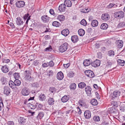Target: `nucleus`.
Segmentation results:
<instances>
[{
  "mask_svg": "<svg viewBox=\"0 0 125 125\" xmlns=\"http://www.w3.org/2000/svg\"><path fill=\"white\" fill-rule=\"evenodd\" d=\"M52 50V48L51 45H49V47H47L44 49V51L45 52H51Z\"/></svg>",
  "mask_w": 125,
  "mask_h": 125,
  "instance_id": "obj_47",
  "label": "nucleus"
},
{
  "mask_svg": "<svg viewBox=\"0 0 125 125\" xmlns=\"http://www.w3.org/2000/svg\"><path fill=\"white\" fill-rule=\"evenodd\" d=\"M81 25L85 26L86 25L87 22L85 19H83L81 21Z\"/></svg>",
  "mask_w": 125,
  "mask_h": 125,
  "instance_id": "obj_50",
  "label": "nucleus"
},
{
  "mask_svg": "<svg viewBox=\"0 0 125 125\" xmlns=\"http://www.w3.org/2000/svg\"><path fill=\"white\" fill-rule=\"evenodd\" d=\"M68 46V44L66 42H65L61 45L59 48V51L62 52H65L67 49Z\"/></svg>",
  "mask_w": 125,
  "mask_h": 125,
  "instance_id": "obj_1",
  "label": "nucleus"
},
{
  "mask_svg": "<svg viewBox=\"0 0 125 125\" xmlns=\"http://www.w3.org/2000/svg\"><path fill=\"white\" fill-rule=\"evenodd\" d=\"M125 25V23L123 22H120L117 25V27L118 28L123 27Z\"/></svg>",
  "mask_w": 125,
  "mask_h": 125,
  "instance_id": "obj_45",
  "label": "nucleus"
},
{
  "mask_svg": "<svg viewBox=\"0 0 125 125\" xmlns=\"http://www.w3.org/2000/svg\"><path fill=\"white\" fill-rule=\"evenodd\" d=\"M111 104L113 106L117 107V102L115 101H112L111 103Z\"/></svg>",
  "mask_w": 125,
  "mask_h": 125,
  "instance_id": "obj_54",
  "label": "nucleus"
},
{
  "mask_svg": "<svg viewBox=\"0 0 125 125\" xmlns=\"http://www.w3.org/2000/svg\"><path fill=\"white\" fill-rule=\"evenodd\" d=\"M34 78L33 77H31L30 76V77L27 79V80L28 81L31 82L33 81L34 80Z\"/></svg>",
  "mask_w": 125,
  "mask_h": 125,
  "instance_id": "obj_56",
  "label": "nucleus"
},
{
  "mask_svg": "<svg viewBox=\"0 0 125 125\" xmlns=\"http://www.w3.org/2000/svg\"><path fill=\"white\" fill-rule=\"evenodd\" d=\"M33 64L34 65L37 66L39 65L40 64H41L39 60H35L33 62Z\"/></svg>",
  "mask_w": 125,
  "mask_h": 125,
  "instance_id": "obj_49",
  "label": "nucleus"
},
{
  "mask_svg": "<svg viewBox=\"0 0 125 125\" xmlns=\"http://www.w3.org/2000/svg\"><path fill=\"white\" fill-rule=\"evenodd\" d=\"M69 96L65 95L61 98L62 101L63 103H65L67 102L69 99Z\"/></svg>",
  "mask_w": 125,
  "mask_h": 125,
  "instance_id": "obj_26",
  "label": "nucleus"
},
{
  "mask_svg": "<svg viewBox=\"0 0 125 125\" xmlns=\"http://www.w3.org/2000/svg\"><path fill=\"white\" fill-rule=\"evenodd\" d=\"M86 85V84L84 82H81L80 83L78 84L79 88L83 89L84 88Z\"/></svg>",
  "mask_w": 125,
  "mask_h": 125,
  "instance_id": "obj_34",
  "label": "nucleus"
},
{
  "mask_svg": "<svg viewBox=\"0 0 125 125\" xmlns=\"http://www.w3.org/2000/svg\"><path fill=\"white\" fill-rule=\"evenodd\" d=\"M69 33V31L67 29H65L61 31V34L63 35L66 36Z\"/></svg>",
  "mask_w": 125,
  "mask_h": 125,
  "instance_id": "obj_25",
  "label": "nucleus"
},
{
  "mask_svg": "<svg viewBox=\"0 0 125 125\" xmlns=\"http://www.w3.org/2000/svg\"><path fill=\"white\" fill-rule=\"evenodd\" d=\"M114 16L116 18L121 19L124 17V14L123 12L122 11H118L114 13Z\"/></svg>",
  "mask_w": 125,
  "mask_h": 125,
  "instance_id": "obj_2",
  "label": "nucleus"
},
{
  "mask_svg": "<svg viewBox=\"0 0 125 125\" xmlns=\"http://www.w3.org/2000/svg\"><path fill=\"white\" fill-rule=\"evenodd\" d=\"M78 32L79 35L80 36H83L85 34V31L84 30L81 29L79 30L78 31Z\"/></svg>",
  "mask_w": 125,
  "mask_h": 125,
  "instance_id": "obj_28",
  "label": "nucleus"
},
{
  "mask_svg": "<svg viewBox=\"0 0 125 125\" xmlns=\"http://www.w3.org/2000/svg\"><path fill=\"white\" fill-rule=\"evenodd\" d=\"M16 24L18 26H21L23 25V22L22 19L20 17H18L15 20Z\"/></svg>",
  "mask_w": 125,
  "mask_h": 125,
  "instance_id": "obj_6",
  "label": "nucleus"
},
{
  "mask_svg": "<svg viewBox=\"0 0 125 125\" xmlns=\"http://www.w3.org/2000/svg\"><path fill=\"white\" fill-rule=\"evenodd\" d=\"M14 82L15 83V85L16 86H20L21 83L20 81L17 79H15Z\"/></svg>",
  "mask_w": 125,
  "mask_h": 125,
  "instance_id": "obj_39",
  "label": "nucleus"
},
{
  "mask_svg": "<svg viewBox=\"0 0 125 125\" xmlns=\"http://www.w3.org/2000/svg\"><path fill=\"white\" fill-rule=\"evenodd\" d=\"M9 84L10 86L12 89H15L16 88V86L15 85L14 82H13L11 80L9 82Z\"/></svg>",
  "mask_w": 125,
  "mask_h": 125,
  "instance_id": "obj_24",
  "label": "nucleus"
},
{
  "mask_svg": "<svg viewBox=\"0 0 125 125\" xmlns=\"http://www.w3.org/2000/svg\"><path fill=\"white\" fill-rule=\"evenodd\" d=\"M102 124V125H110L109 122L108 121H104Z\"/></svg>",
  "mask_w": 125,
  "mask_h": 125,
  "instance_id": "obj_52",
  "label": "nucleus"
},
{
  "mask_svg": "<svg viewBox=\"0 0 125 125\" xmlns=\"http://www.w3.org/2000/svg\"><path fill=\"white\" fill-rule=\"evenodd\" d=\"M32 87L34 88H37L39 86V83L37 82L31 84Z\"/></svg>",
  "mask_w": 125,
  "mask_h": 125,
  "instance_id": "obj_44",
  "label": "nucleus"
},
{
  "mask_svg": "<svg viewBox=\"0 0 125 125\" xmlns=\"http://www.w3.org/2000/svg\"><path fill=\"white\" fill-rule=\"evenodd\" d=\"M125 61L121 59H118L117 61V63L119 65L124 66L125 64Z\"/></svg>",
  "mask_w": 125,
  "mask_h": 125,
  "instance_id": "obj_38",
  "label": "nucleus"
},
{
  "mask_svg": "<svg viewBox=\"0 0 125 125\" xmlns=\"http://www.w3.org/2000/svg\"><path fill=\"white\" fill-rule=\"evenodd\" d=\"M107 55L108 56L113 57L115 55V53L114 51L110 50L108 52Z\"/></svg>",
  "mask_w": 125,
  "mask_h": 125,
  "instance_id": "obj_37",
  "label": "nucleus"
},
{
  "mask_svg": "<svg viewBox=\"0 0 125 125\" xmlns=\"http://www.w3.org/2000/svg\"><path fill=\"white\" fill-rule=\"evenodd\" d=\"M46 98L45 94H40L39 97V100L41 101H44L46 99Z\"/></svg>",
  "mask_w": 125,
  "mask_h": 125,
  "instance_id": "obj_32",
  "label": "nucleus"
},
{
  "mask_svg": "<svg viewBox=\"0 0 125 125\" xmlns=\"http://www.w3.org/2000/svg\"><path fill=\"white\" fill-rule=\"evenodd\" d=\"M29 14L28 13L25 14L23 16V19L24 20H26L27 19V18L30 16Z\"/></svg>",
  "mask_w": 125,
  "mask_h": 125,
  "instance_id": "obj_57",
  "label": "nucleus"
},
{
  "mask_svg": "<svg viewBox=\"0 0 125 125\" xmlns=\"http://www.w3.org/2000/svg\"><path fill=\"white\" fill-rule=\"evenodd\" d=\"M41 19L44 22L47 23L49 22L50 18L47 15H44L42 17Z\"/></svg>",
  "mask_w": 125,
  "mask_h": 125,
  "instance_id": "obj_13",
  "label": "nucleus"
},
{
  "mask_svg": "<svg viewBox=\"0 0 125 125\" xmlns=\"http://www.w3.org/2000/svg\"><path fill=\"white\" fill-rule=\"evenodd\" d=\"M76 84L74 83H73L70 85V87L71 89L74 90L76 88Z\"/></svg>",
  "mask_w": 125,
  "mask_h": 125,
  "instance_id": "obj_48",
  "label": "nucleus"
},
{
  "mask_svg": "<svg viewBox=\"0 0 125 125\" xmlns=\"http://www.w3.org/2000/svg\"><path fill=\"white\" fill-rule=\"evenodd\" d=\"M64 77L63 73L61 72H58L57 75V78L59 80H61Z\"/></svg>",
  "mask_w": 125,
  "mask_h": 125,
  "instance_id": "obj_14",
  "label": "nucleus"
},
{
  "mask_svg": "<svg viewBox=\"0 0 125 125\" xmlns=\"http://www.w3.org/2000/svg\"><path fill=\"white\" fill-rule=\"evenodd\" d=\"M8 79L4 76L1 77L0 81L2 84H6L8 83Z\"/></svg>",
  "mask_w": 125,
  "mask_h": 125,
  "instance_id": "obj_19",
  "label": "nucleus"
},
{
  "mask_svg": "<svg viewBox=\"0 0 125 125\" xmlns=\"http://www.w3.org/2000/svg\"><path fill=\"white\" fill-rule=\"evenodd\" d=\"M108 27V25L106 23H103L101 25L100 28L101 29H106Z\"/></svg>",
  "mask_w": 125,
  "mask_h": 125,
  "instance_id": "obj_35",
  "label": "nucleus"
},
{
  "mask_svg": "<svg viewBox=\"0 0 125 125\" xmlns=\"http://www.w3.org/2000/svg\"><path fill=\"white\" fill-rule=\"evenodd\" d=\"M49 12L51 15H53L54 16L55 15V13H54V10L53 9H51L49 11Z\"/></svg>",
  "mask_w": 125,
  "mask_h": 125,
  "instance_id": "obj_58",
  "label": "nucleus"
},
{
  "mask_svg": "<svg viewBox=\"0 0 125 125\" xmlns=\"http://www.w3.org/2000/svg\"><path fill=\"white\" fill-rule=\"evenodd\" d=\"M2 61L3 63H8L10 62V60L9 59H2Z\"/></svg>",
  "mask_w": 125,
  "mask_h": 125,
  "instance_id": "obj_55",
  "label": "nucleus"
},
{
  "mask_svg": "<svg viewBox=\"0 0 125 125\" xmlns=\"http://www.w3.org/2000/svg\"><path fill=\"white\" fill-rule=\"evenodd\" d=\"M84 115L86 118L89 119L91 117V113L89 110H86L85 112Z\"/></svg>",
  "mask_w": 125,
  "mask_h": 125,
  "instance_id": "obj_12",
  "label": "nucleus"
},
{
  "mask_svg": "<svg viewBox=\"0 0 125 125\" xmlns=\"http://www.w3.org/2000/svg\"><path fill=\"white\" fill-rule=\"evenodd\" d=\"M64 4L66 6L68 7L71 6L72 5L71 2L70 0H65Z\"/></svg>",
  "mask_w": 125,
  "mask_h": 125,
  "instance_id": "obj_23",
  "label": "nucleus"
},
{
  "mask_svg": "<svg viewBox=\"0 0 125 125\" xmlns=\"http://www.w3.org/2000/svg\"><path fill=\"white\" fill-rule=\"evenodd\" d=\"M68 75L70 77H72L73 76V73L72 72H70L68 74Z\"/></svg>",
  "mask_w": 125,
  "mask_h": 125,
  "instance_id": "obj_60",
  "label": "nucleus"
},
{
  "mask_svg": "<svg viewBox=\"0 0 125 125\" xmlns=\"http://www.w3.org/2000/svg\"><path fill=\"white\" fill-rule=\"evenodd\" d=\"M90 10V9L88 8H84L81 9V11L83 13H87Z\"/></svg>",
  "mask_w": 125,
  "mask_h": 125,
  "instance_id": "obj_40",
  "label": "nucleus"
},
{
  "mask_svg": "<svg viewBox=\"0 0 125 125\" xmlns=\"http://www.w3.org/2000/svg\"><path fill=\"white\" fill-rule=\"evenodd\" d=\"M10 92V88L7 86H5L4 88V93L7 95H9Z\"/></svg>",
  "mask_w": 125,
  "mask_h": 125,
  "instance_id": "obj_9",
  "label": "nucleus"
},
{
  "mask_svg": "<svg viewBox=\"0 0 125 125\" xmlns=\"http://www.w3.org/2000/svg\"><path fill=\"white\" fill-rule=\"evenodd\" d=\"M34 97H31L28 100H27L26 101H25L24 102V104H26V103L28 101H29L31 100H33L34 99Z\"/></svg>",
  "mask_w": 125,
  "mask_h": 125,
  "instance_id": "obj_59",
  "label": "nucleus"
},
{
  "mask_svg": "<svg viewBox=\"0 0 125 125\" xmlns=\"http://www.w3.org/2000/svg\"><path fill=\"white\" fill-rule=\"evenodd\" d=\"M19 123L21 124L24 123L26 122V119L23 117H20L18 119Z\"/></svg>",
  "mask_w": 125,
  "mask_h": 125,
  "instance_id": "obj_31",
  "label": "nucleus"
},
{
  "mask_svg": "<svg viewBox=\"0 0 125 125\" xmlns=\"http://www.w3.org/2000/svg\"><path fill=\"white\" fill-rule=\"evenodd\" d=\"M8 125H14V123L13 121H9L7 122Z\"/></svg>",
  "mask_w": 125,
  "mask_h": 125,
  "instance_id": "obj_61",
  "label": "nucleus"
},
{
  "mask_svg": "<svg viewBox=\"0 0 125 125\" xmlns=\"http://www.w3.org/2000/svg\"><path fill=\"white\" fill-rule=\"evenodd\" d=\"M44 115V114L43 112H40L39 113L37 118L38 119H41L43 117Z\"/></svg>",
  "mask_w": 125,
  "mask_h": 125,
  "instance_id": "obj_36",
  "label": "nucleus"
},
{
  "mask_svg": "<svg viewBox=\"0 0 125 125\" xmlns=\"http://www.w3.org/2000/svg\"><path fill=\"white\" fill-rule=\"evenodd\" d=\"M48 63H45L42 64V66L43 67H46L48 66Z\"/></svg>",
  "mask_w": 125,
  "mask_h": 125,
  "instance_id": "obj_62",
  "label": "nucleus"
},
{
  "mask_svg": "<svg viewBox=\"0 0 125 125\" xmlns=\"http://www.w3.org/2000/svg\"><path fill=\"white\" fill-rule=\"evenodd\" d=\"M66 9V6L64 4H60L59 6L58 10L61 12L65 11Z\"/></svg>",
  "mask_w": 125,
  "mask_h": 125,
  "instance_id": "obj_10",
  "label": "nucleus"
},
{
  "mask_svg": "<svg viewBox=\"0 0 125 125\" xmlns=\"http://www.w3.org/2000/svg\"><path fill=\"white\" fill-rule=\"evenodd\" d=\"M70 64L69 63H67L66 64H64L63 66L65 68H67L70 66Z\"/></svg>",
  "mask_w": 125,
  "mask_h": 125,
  "instance_id": "obj_64",
  "label": "nucleus"
},
{
  "mask_svg": "<svg viewBox=\"0 0 125 125\" xmlns=\"http://www.w3.org/2000/svg\"><path fill=\"white\" fill-rule=\"evenodd\" d=\"M93 119L94 121L95 122H98L100 121V118L99 116L95 115L94 116L93 118Z\"/></svg>",
  "mask_w": 125,
  "mask_h": 125,
  "instance_id": "obj_42",
  "label": "nucleus"
},
{
  "mask_svg": "<svg viewBox=\"0 0 125 125\" xmlns=\"http://www.w3.org/2000/svg\"><path fill=\"white\" fill-rule=\"evenodd\" d=\"M71 40L73 43L77 42L79 40V38L77 35L73 36L71 37Z\"/></svg>",
  "mask_w": 125,
  "mask_h": 125,
  "instance_id": "obj_16",
  "label": "nucleus"
},
{
  "mask_svg": "<svg viewBox=\"0 0 125 125\" xmlns=\"http://www.w3.org/2000/svg\"><path fill=\"white\" fill-rule=\"evenodd\" d=\"M114 62H113L112 61L107 60L106 63V67L107 68L111 67L113 63H114Z\"/></svg>",
  "mask_w": 125,
  "mask_h": 125,
  "instance_id": "obj_22",
  "label": "nucleus"
},
{
  "mask_svg": "<svg viewBox=\"0 0 125 125\" xmlns=\"http://www.w3.org/2000/svg\"><path fill=\"white\" fill-rule=\"evenodd\" d=\"M48 66L52 67L54 65V63L52 61H50L49 62H48Z\"/></svg>",
  "mask_w": 125,
  "mask_h": 125,
  "instance_id": "obj_51",
  "label": "nucleus"
},
{
  "mask_svg": "<svg viewBox=\"0 0 125 125\" xmlns=\"http://www.w3.org/2000/svg\"><path fill=\"white\" fill-rule=\"evenodd\" d=\"M24 75L25 76V78L27 79L30 77V75L31 74V72L29 70H26L24 72Z\"/></svg>",
  "mask_w": 125,
  "mask_h": 125,
  "instance_id": "obj_18",
  "label": "nucleus"
},
{
  "mask_svg": "<svg viewBox=\"0 0 125 125\" xmlns=\"http://www.w3.org/2000/svg\"><path fill=\"white\" fill-rule=\"evenodd\" d=\"M52 25L54 26L59 27L61 25V24L57 21H54L52 23Z\"/></svg>",
  "mask_w": 125,
  "mask_h": 125,
  "instance_id": "obj_41",
  "label": "nucleus"
},
{
  "mask_svg": "<svg viewBox=\"0 0 125 125\" xmlns=\"http://www.w3.org/2000/svg\"><path fill=\"white\" fill-rule=\"evenodd\" d=\"M120 92L117 91H114L112 96V99H114L115 98L120 95Z\"/></svg>",
  "mask_w": 125,
  "mask_h": 125,
  "instance_id": "obj_15",
  "label": "nucleus"
},
{
  "mask_svg": "<svg viewBox=\"0 0 125 125\" xmlns=\"http://www.w3.org/2000/svg\"><path fill=\"white\" fill-rule=\"evenodd\" d=\"M91 63L90 60L85 59L84 60L83 63L84 66H86L90 65Z\"/></svg>",
  "mask_w": 125,
  "mask_h": 125,
  "instance_id": "obj_20",
  "label": "nucleus"
},
{
  "mask_svg": "<svg viewBox=\"0 0 125 125\" xmlns=\"http://www.w3.org/2000/svg\"><path fill=\"white\" fill-rule=\"evenodd\" d=\"M98 25V22L96 20H94L91 22L92 26L94 27L97 26Z\"/></svg>",
  "mask_w": 125,
  "mask_h": 125,
  "instance_id": "obj_30",
  "label": "nucleus"
},
{
  "mask_svg": "<svg viewBox=\"0 0 125 125\" xmlns=\"http://www.w3.org/2000/svg\"><path fill=\"white\" fill-rule=\"evenodd\" d=\"M14 78L16 79H18L20 78V73H15L14 74Z\"/></svg>",
  "mask_w": 125,
  "mask_h": 125,
  "instance_id": "obj_46",
  "label": "nucleus"
},
{
  "mask_svg": "<svg viewBox=\"0 0 125 125\" xmlns=\"http://www.w3.org/2000/svg\"><path fill=\"white\" fill-rule=\"evenodd\" d=\"M65 18V16L62 15H58L57 17V19L61 21H63Z\"/></svg>",
  "mask_w": 125,
  "mask_h": 125,
  "instance_id": "obj_29",
  "label": "nucleus"
},
{
  "mask_svg": "<svg viewBox=\"0 0 125 125\" xmlns=\"http://www.w3.org/2000/svg\"><path fill=\"white\" fill-rule=\"evenodd\" d=\"M54 101L53 98L50 97L48 99L47 103L49 105H52L54 104Z\"/></svg>",
  "mask_w": 125,
  "mask_h": 125,
  "instance_id": "obj_21",
  "label": "nucleus"
},
{
  "mask_svg": "<svg viewBox=\"0 0 125 125\" xmlns=\"http://www.w3.org/2000/svg\"><path fill=\"white\" fill-rule=\"evenodd\" d=\"M15 5L17 7L20 8L23 7L25 4V3L23 1H19L16 2Z\"/></svg>",
  "mask_w": 125,
  "mask_h": 125,
  "instance_id": "obj_5",
  "label": "nucleus"
},
{
  "mask_svg": "<svg viewBox=\"0 0 125 125\" xmlns=\"http://www.w3.org/2000/svg\"><path fill=\"white\" fill-rule=\"evenodd\" d=\"M100 61L99 60H96L93 62H91V64L92 66L96 67L100 66Z\"/></svg>",
  "mask_w": 125,
  "mask_h": 125,
  "instance_id": "obj_7",
  "label": "nucleus"
},
{
  "mask_svg": "<svg viewBox=\"0 0 125 125\" xmlns=\"http://www.w3.org/2000/svg\"><path fill=\"white\" fill-rule=\"evenodd\" d=\"M27 106L29 109H34L36 108V106L30 103H29L27 104Z\"/></svg>",
  "mask_w": 125,
  "mask_h": 125,
  "instance_id": "obj_33",
  "label": "nucleus"
},
{
  "mask_svg": "<svg viewBox=\"0 0 125 125\" xmlns=\"http://www.w3.org/2000/svg\"><path fill=\"white\" fill-rule=\"evenodd\" d=\"M21 93L23 95L27 96L29 94L30 92L26 87H25L22 89Z\"/></svg>",
  "mask_w": 125,
  "mask_h": 125,
  "instance_id": "obj_4",
  "label": "nucleus"
},
{
  "mask_svg": "<svg viewBox=\"0 0 125 125\" xmlns=\"http://www.w3.org/2000/svg\"><path fill=\"white\" fill-rule=\"evenodd\" d=\"M123 42L122 41L118 40L115 42V43L118 45V47L119 48H121L123 45Z\"/></svg>",
  "mask_w": 125,
  "mask_h": 125,
  "instance_id": "obj_17",
  "label": "nucleus"
},
{
  "mask_svg": "<svg viewBox=\"0 0 125 125\" xmlns=\"http://www.w3.org/2000/svg\"><path fill=\"white\" fill-rule=\"evenodd\" d=\"M1 70L3 72L5 73H7L9 71L6 65L2 66L1 68Z\"/></svg>",
  "mask_w": 125,
  "mask_h": 125,
  "instance_id": "obj_27",
  "label": "nucleus"
},
{
  "mask_svg": "<svg viewBox=\"0 0 125 125\" xmlns=\"http://www.w3.org/2000/svg\"><path fill=\"white\" fill-rule=\"evenodd\" d=\"M49 91L51 93H52L56 91V90L54 87H50L49 89Z\"/></svg>",
  "mask_w": 125,
  "mask_h": 125,
  "instance_id": "obj_53",
  "label": "nucleus"
},
{
  "mask_svg": "<svg viewBox=\"0 0 125 125\" xmlns=\"http://www.w3.org/2000/svg\"><path fill=\"white\" fill-rule=\"evenodd\" d=\"M90 102L91 104L94 105H96L98 103L97 100L95 99L91 100Z\"/></svg>",
  "mask_w": 125,
  "mask_h": 125,
  "instance_id": "obj_43",
  "label": "nucleus"
},
{
  "mask_svg": "<svg viewBox=\"0 0 125 125\" xmlns=\"http://www.w3.org/2000/svg\"><path fill=\"white\" fill-rule=\"evenodd\" d=\"M85 91L88 96H90L91 94L92 89L89 86H87L85 88Z\"/></svg>",
  "mask_w": 125,
  "mask_h": 125,
  "instance_id": "obj_11",
  "label": "nucleus"
},
{
  "mask_svg": "<svg viewBox=\"0 0 125 125\" xmlns=\"http://www.w3.org/2000/svg\"><path fill=\"white\" fill-rule=\"evenodd\" d=\"M44 38L46 40H48L51 39L50 36L49 35H45L44 37Z\"/></svg>",
  "mask_w": 125,
  "mask_h": 125,
  "instance_id": "obj_63",
  "label": "nucleus"
},
{
  "mask_svg": "<svg viewBox=\"0 0 125 125\" xmlns=\"http://www.w3.org/2000/svg\"><path fill=\"white\" fill-rule=\"evenodd\" d=\"M85 75L88 77L90 78H93L94 76V73L90 70H87L84 72Z\"/></svg>",
  "mask_w": 125,
  "mask_h": 125,
  "instance_id": "obj_3",
  "label": "nucleus"
},
{
  "mask_svg": "<svg viewBox=\"0 0 125 125\" xmlns=\"http://www.w3.org/2000/svg\"><path fill=\"white\" fill-rule=\"evenodd\" d=\"M109 15L107 13H105L103 14L101 16V18L102 20L104 21H107L110 19Z\"/></svg>",
  "mask_w": 125,
  "mask_h": 125,
  "instance_id": "obj_8",
  "label": "nucleus"
}]
</instances>
